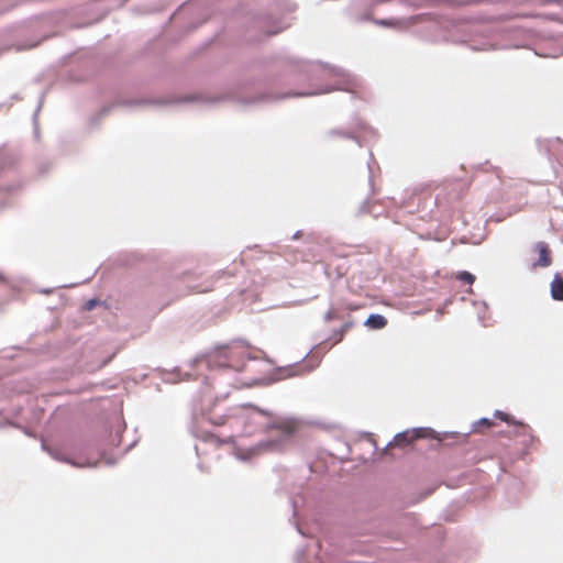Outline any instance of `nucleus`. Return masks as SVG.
<instances>
[{
    "label": "nucleus",
    "mask_w": 563,
    "mask_h": 563,
    "mask_svg": "<svg viewBox=\"0 0 563 563\" xmlns=\"http://www.w3.org/2000/svg\"><path fill=\"white\" fill-rule=\"evenodd\" d=\"M515 424L519 429V432L522 434H526L530 431V428L527 424H523V423H515Z\"/></svg>",
    "instance_id": "nucleus-8"
},
{
    "label": "nucleus",
    "mask_w": 563,
    "mask_h": 563,
    "mask_svg": "<svg viewBox=\"0 0 563 563\" xmlns=\"http://www.w3.org/2000/svg\"><path fill=\"white\" fill-rule=\"evenodd\" d=\"M422 437H423L422 429L413 430V431H405V432L396 434V437L394 438V441L390 443V445L405 446V445H408L411 442H413L416 439L422 438Z\"/></svg>",
    "instance_id": "nucleus-3"
},
{
    "label": "nucleus",
    "mask_w": 563,
    "mask_h": 563,
    "mask_svg": "<svg viewBox=\"0 0 563 563\" xmlns=\"http://www.w3.org/2000/svg\"><path fill=\"white\" fill-rule=\"evenodd\" d=\"M534 250L539 254V260L533 264V268L536 267H549L552 264L551 250L545 242H538L534 246Z\"/></svg>",
    "instance_id": "nucleus-2"
},
{
    "label": "nucleus",
    "mask_w": 563,
    "mask_h": 563,
    "mask_svg": "<svg viewBox=\"0 0 563 563\" xmlns=\"http://www.w3.org/2000/svg\"><path fill=\"white\" fill-rule=\"evenodd\" d=\"M246 349L240 343L217 346L206 355L198 357L195 363L198 368L208 367L211 371L220 368L240 369L243 365Z\"/></svg>",
    "instance_id": "nucleus-1"
},
{
    "label": "nucleus",
    "mask_w": 563,
    "mask_h": 563,
    "mask_svg": "<svg viewBox=\"0 0 563 563\" xmlns=\"http://www.w3.org/2000/svg\"><path fill=\"white\" fill-rule=\"evenodd\" d=\"M551 296L554 300H563V276L555 274L551 282Z\"/></svg>",
    "instance_id": "nucleus-4"
},
{
    "label": "nucleus",
    "mask_w": 563,
    "mask_h": 563,
    "mask_svg": "<svg viewBox=\"0 0 563 563\" xmlns=\"http://www.w3.org/2000/svg\"><path fill=\"white\" fill-rule=\"evenodd\" d=\"M362 308H363V305H358V303H346L345 305V309H347L350 311H355V310H358Z\"/></svg>",
    "instance_id": "nucleus-9"
},
{
    "label": "nucleus",
    "mask_w": 563,
    "mask_h": 563,
    "mask_svg": "<svg viewBox=\"0 0 563 563\" xmlns=\"http://www.w3.org/2000/svg\"><path fill=\"white\" fill-rule=\"evenodd\" d=\"M495 416L498 417L500 420L507 422V423H514L510 419V416L508 413H505L503 411L497 410L495 412Z\"/></svg>",
    "instance_id": "nucleus-7"
},
{
    "label": "nucleus",
    "mask_w": 563,
    "mask_h": 563,
    "mask_svg": "<svg viewBox=\"0 0 563 563\" xmlns=\"http://www.w3.org/2000/svg\"><path fill=\"white\" fill-rule=\"evenodd\" d=\"M211 421L214 423V424H218V426H222L225 423V420L223 418H219V419H214V418H211Z\"/></svg>",
    "instance_id": "nucleus-11"
},
{
    "label": "nucleus",
    "mask_w": 563,
    "mask_h": 563,
    "mask_svg": "<svg viewBox=\"0 0 563 563\" xmlns=\"http://www.w3.org/2000/svg\"><path fill=\"white\" fill-rule=\"evenodd\" d=\"M92 306H93V302H92V301H89V303H88V308L90 309Z\"/></svg>",
    "instance_id": "nucleus-13"
},
{
    "label": "nucleus",
    "mask_w": 563,
    "mask_h": 563,
    "mask_svg": "<svg viewBox=\"0 0 563 563\" xmlns=\"http://www.w3.org/2000/svg\"><path fill=\"white\" fill-rule=\"evenodd\" d=\"M457 279L463 283L473 284L475 280V276L468 272H461L457 275Z\"/></svg>",
    "instance_id": "nucleus-6"
},
{
    "label": "nucleus",
    "mask_w": 563,
    "mask_h": 563,
    "mask_svg": "<svg viewBox=\"0 0 563 563\" xmlns=\"http://www.w3.org/2000/svg\"><path fill=\"white\" fill-rule=\"evenodd\" d=\"M350 327H351V323H345V324H343V327H342V333H344L347 329H350Z\"/></svg>",
    "instance_id": "nucleus-12"
},
{
    "label": "nucleus",
    "mask_w": 563,
    "mask_h": 563,
    "mask_svg": "<svg viewBox=\"0 0 563 563\" xmlns=\"http://www.w3.org/2000/svg\"><path fill=\"white\" fill-rule=\"evenodd\" d=\"M478 426L490 427L493 426V422L487 418H483L478 421Z\"/></svg>",
    "instance_id": "nucleus-10"
},
{
    "label": "nucleus",
    "mask_w": 563,
    "mask_h": 563,
    "mask_svg": "<svg viewBox=\"0 0 563 563\" xmlns=\"http://www.w3.org/2000/svg\"><path fill=\"white\" fill-rule=\"evenodd\" d=\"M364 324L369 329L379 330L387 325V319L382 314H371Z\"/></svg>",
    "instance_id": "nucleus-5"
}]
</instances>
